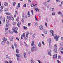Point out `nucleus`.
Segmentation results:
<instances>
[{
    "mask_svg": "<svg viewBox=\"0 0 63 63\" xmlns=\"http://www.w3.org/2000/svg\"><path fill=\"white\" fill-rule=\"evenodd\" d=\"M9 62L10 63H13V62H12V61L11 60L9 61Z\"/></svg>",
    "mask_w": 63,
    "mask_h": 63,
    "instance_id": "56",
    "label": "nucleus"
},
{
    "mask_svg": "<svg viewBox=\"0 0 63 63\" xmlns=\"http://www.w3.org/2000/svg\"><path fill=\"white\" fill-rule=\"evenodd\" d=\"M35 10L37 12H39V8H35Z\"/></svg>",
    "mask_w": 63,
    "mask_h": 63,
    "instance_id": "17",
    "label": "nucleus"
},
{
    "mask_svg": "<svg viewBox=\"0 0 63 63\" xmlns=\"http://www.w3.org/2000/svg\"><path fill=\"white\" fill-rule=\"evenodd\" d=\"M47 41L48 42H49V45L50 46V45H51V38L48 39Z\"/></svg>",
    "mask_w": 63,
    "mask_h": 63,
    "instance_id": "3",
    "label": "nucleus"
},
{
    "mask_svg": "<svg viewBox=\"0 0 63 63\" xmlns=\"http://www.w3.org/2000/svg\"><path fill=\"white\" fill-rule=\"evenodd\" d=\"M14 46H15V47H17V45H16V43H14Z\"/></svg>",
    "mask_w": 63,
    "mask_h": 63,
    "instance_id": "16",
    "label": "nucleus"
},
{
    "mask_svg": "<svg viewBox=\"0 0 63 63\" xmlns=\"http://www.w3.org/2000/svg\"><path fill=\"white\" fill-rule=\"evenodd\" d=\"M43 4H44V5H45V6H47V3H46V2H45V3H43Z\"/></svg>",
    "mask_w": 63,
    "mask_h": 63,
    "instance_id": "32",
    "label": "nucleus"
},
{
    "mask_svg": "<svg viewBox=\"0 0 63 63\" xmlns=\"http://www.w3.org/2000/svg\"><path fill=\"white\" fill-rule=\"evenodd\" d=\"M39 29L40 30H42L43 29V26L41 25L39 26Z\"/></svg>",
    "mask_w": 63,
    "mask_h": 63,
    "instance_id": "8",
    "label": "nucleus"
},
{
    "mask_svg": "<svg viewBox=\"0 0 63 63\" xmlns=\"http://www.w3.org/2000/svg\"><path fill=\"white\" fill-rule=\"evenodd\" d=\"M35 37V34H33V39H34Z\"/></svg>",
    "mask_w": 63,
    "mask_h": 63,
    "instance_id": "36",
    "label": "nucleus"
},
{
    "mask_svg": "<svg viewBox=\"0 0 63 63\" xmlns=\"http://www.w3.org/2000/svg\"><path fill=\"white\" fill-rule=\"evenodd\" d=\"M37 50L36 46L34 45V46L32 47L31 51L32 52H33L34 51H35Z\"/></svg>",
    "mask_w": 63,
    "mask_h": 63,
    "instance_id": "1",
    "label": "nucleus"
},
{
    "mask_svg": "<svg viewBox=\"0 0 63 63\" xmlns=\"http://www.w3.org/2000/svg\"><path fill=\"white\" fill-rule=\"evenodd\" d=\"M23 37L24 38L25 40L27 39V37H25V33H23L22 35H21V39H23Z\"/></svg>",
    "mask_w": 63,
    "mask_h": 63,
    "instance_id": "2",
    "label": "nucleus"
},
{
    "mask_svg": "<svg viewBox=\"0 0 63 63\" xmlns=\"http://www.w3.org/2000/svg\"><path fill=\"white\" fill-rule=\"evenodd\" d=\"M10 19L12 20H14V18L13 17H11Z\"/></svg>",
    "mask_w": 63,
    "mask_h": 63,
    "instance_id": "38",
    "label": "nucleus"
},
{
    "mask_svg": "<svg viewBox=\"0 0 63 63\" xmlns=\"http://www.w3.org/2000/svg\"><path fill=\"white\" fill-rule=\"evenodd\" d=\"M60 46H62L63 45V43L62 42H61L60 44Z\"/></svg>",
    "mask_w": 63,
    "mask_h": 63,
    "instance_id": "30",
    "label": "nucleus"
},
{
    "mask_svg": "<svg viewBox=\"0 0 63 63\" xmlns=\"http://www.w3.org/2000/svg\"><path fill=\"white\" fill-rule=\"evenodd\" d=\"M15 14L16 15H18V13H17V12L16 11L15 12Z\"/></svg>",
    "mask_w": 63,
    "mask_h": 63,
    "instance_id": "42",
    "label": "nucleus"
},
{
    "mask_svg": "<svg viewBox=\"0 0 63 63\" xmlns=\"http://www.w3.org/2000/svg\"><path fill=\"white\" fill-rule=\"evenodd\" d=\"M60 50H63V48L62 47H60L59 49Z\"/></svg>",
    "mask_w": 63,
    "mask_h": 63,
    "instance_id": "31",
    "label": "nucleus"
},
{
    "mask_svg": "<svg viewBox=\"0 0 63 63\" xmlns=\"http://www.w3.org/2000/svg\"><path fill=\"white\" fill-rule=\"evenodd\" d=\"M1 44L2 45H4L5 44V42H4L3 41H2L1 42Z\"/></svg>",
    "mask_w": 63,
    "mask_h": 63,
    "instance_id": "26",
    "label": "nucleus"
},
{
    "mask_svg": "<svg viewBox=\"0 0 63 63\" xmlns=\"http://www.w3.org/2000/svg\"><path fill=\"white\" fill-rule=\"evenodd\" d=\"M63 1H62L61 2V4H60L61 6H62V4H63Z\"/></svg>",
    "mask_w": 63,
    "mask_h": 63,
    "instance_id": "58",
    "label": "nucleus"
},
{
    "mask_svg": "<svg viewBox=\"0 0 63 63\" xmlns=\"http://www.w3.org/2000/svg\"><path fill=\"white\" fill-rule=\"evenodd\" d=\"M12 48L13 49H14V46L13 45L12 46Z\"/></svg>",
    "mask_w": 63,
    "mask_h": 63,
    "instance_id": "55",
    "label": "nucleus"
},
{
    "mask_svg": "<svg viewBox=\"0 0 63 63\" xmlns=\"http://www.w3.org/2000/svg\"><path fill=\"white\" fill-rule=\"evenodd\" d=\"M28 17H30V15L29 14V11H28Z\"/></svg>",
    "mask_w": 63,
    "mask_h": 63,
    "instance_id": "20",
    "label": "nucleus"
},
{
    "mask_svg": "<svg viewBox=\"0 0 63 63\" xmlns=\"http://www.w3.org/2000/svg\"><path fill=\"white\" fill-rule=\"evenodd\" d=\"M60 1V0H56V1L57 2H59Z\"/></svg>",
    "mask_w": 63,
    "mask_h": 63,
    "instance_id": "43",
    "label": "nucleus"
},
{
    "mask_svg": "<svg viewBox=\"0 0 63 63\" xmlns=\"http://www.w3.org/2000/svg\"><path fill=\"white\" fill-rule=\"evenodd\" d=\"M3 8H4V6L2 5L1 7V9H2V10H3Z\"/></svg>",
    "mask_w": 63,
    "mask_h": 63,
    "instance_id": "44",
    "label": "nucleus"
},
{
    "mask_svg": "<svg viewBox=\"0 0 63 63\" xmlns=\"http://www.w3.org/2000/svg\"><path fill=\"white\" fill-rule=\"evenodd\" d=\"M5 30L6 31H7V30H8V28H5Z\"/></svg>",
    "mask_w": 63,
    "mask_h": 63,
    "instance_id": "51",
    "label": "nucleus"
},
{
    "mask_svg": "<svg viewBox=\"0 0 63 63\" xmlns=\"http://www.w3.org/2000/svg\"><path fill=\"white\" fill-rule=\"evenodd\" d=\"M6 15H9L10 16H11V13H8V12H6L5 13Z\"/></svg>",
    "mask_w": 63,
    "mask_h": 63,
    "instance_id": "15",
    "label": "nucleus"
},
{
    "mask_svg": "<svg viewBox=\"0 0 63 63\" xmlns=\"http://www.w3.org/2000/svg\"><path fill=\"white\" fill-rule=\"evenodd\" d=\"M3 40L4 41H6L7 40V38H3Z\"/></svg>",
    "mask_w": 63,
    "mask_h": 63,
    "instance_id": "27",
    "label": "nucleus"
},
{
    "mask_svg": "<svg viewBox=\"0 0 63 63\" xmlns=\"http://www.w3.org/2000/svg\"><path fill=\"white\" fill-rule=\"evenodd\" d=\"M56 57L57 58V54H56V55H53V58H55Z\"/></svg>",
    "mask_w": 63,
    "mask_h": 63,
    "instance_id": "11",
    "label": "nucleus"
},
{
    "mask_svg": "<svg viewBox=\"0 0 63 63\" xmlns=\"http://www.w3.org/2000/svg\"><path fill=\"white\" fill-rule=\"evenodd\" d=\"M4 11L5 12H7V11H8V9H7V8H5Z\"/></svg>",
    "mask_w": 63,
    "mask_h": 63,
    "instance_id": "39",
    "label": "nucleus"
},
{
    "mask_svg": "<svg viewBox=\"0 0 63 63\" xmlns=\"http://www.w3.org/2000/svg\"><path fill=\"white\" fill-rule=\"evenodd\" d=\"M59 38V36H58V37L55 39L56 41H58V38Z\"/></svg>",
    "mask_w": 63,
    "mask_h": 63,
    "instance_id": "37",
    "label": "nucleus"
},
{
    "mask_svg": "<svg viewBox=\"0 0 63 63\" xmlns=\"http://www.w3.org/2000/svg\"><path fill=\"white\" fill-rule=\"evenodd\" d=\"M61 40H63V36L61 37Z\"/></svg>",
    "mask_w": 63,
    "mask_h": 63,
    "instance_id": "64",
    "label": "nucleus"
},
{
    "mask_svg": "<svg viewBox=\"0 0 63 63\" xmlns=\"http://www.w3.org/2000/svg\"><path fill=\"white\" fill-rule=\"evenodd\" d=\"M51 50H50L49 52H48V54L50 56H52V55H51Z\"/></svg>",
    "mask_w": 63,
    "mask_h": 63,
    "instance_id": "9",
    "label": "nucleus"
},
{
    "mask_svg": "<svg viewBox=\"0 0 63 63\" xmlns=\"http://www.w3.org/2000/svg\"><path fill=\"white\" fill-rule=\"evenodd\" d=\"M54 51L56 53L57 52V49H55L54 50Z\"/></svg>",
    "mask_w": 63,
    "mask_h": 63,
    "instance_id": "33",
    "label": "nucleus"
},
{
    "mask_svg": "<svg viewBox=\"0 0 63 63\" xmlns=\"http://www.w3.org/2000/svg\"><path fill=\"white\" fill-rule=\"evenodd\" d=\"M16 5V2H13V5L14 6Z\"/></svg>",
    "mask_w": 63,
    "mask_h": 63,
    "instance_id": "34",
    "label": "nucleus"
},
{
    "mask_svg": "<svg viewBox=\"0 0 63 63\" xmlns=\"http://www.w3.org/2000/svg\"><path fill=\"white\" fill-rule=\"evenodd\" d=\"M11 17H10L9 16H7V19H11Z\"/></svg>",
    "mask_w": 63,
    "mask_h": 63,
    "instance_id": "24",
    "label": "nucleus"
},
{
    "mask_svg": "<svg viewBox=\"0 0 63 63\" xmlns=\"http://www.w3.org/2000/svg\"><path fill=\"white\" fill-rule=\"evenodd\" d=\"M54 47H55V48H56V47H57V45H55L54 46Z\"/></svg>",
    "mask_w": 63,
    "mask_h": 63,
    "instance_id": "53",
    "label": "nucleus"
},
{
    "mask_svg": "<svg viewBox=\"0 0 63 63\" xmlns=\"http://www.w3.org/2000/svg\"><path fill=\"white\" fill-rule=\"evenodd\" d=\"M2 11H3V10L2 9H0V13H1L2 12Z\"/></svg>",
    "mask_w": 63,
    "mask_h": 63,
    "instance_id": "41",
    "label": "nucleus"
},
{
    "mask_svg": "<svg viewBox=\"0 0 63 63\" xmlns=\"http://www.w3.org/2000/svg\"><path fill=\"white\" fill-rule=\"evenodd\" d=\"M38 46L39 47H41V42H39Z\"/></svg>",
    "mask_w": 63,
    "mask_h": 63,
    "instance_id": "21",
    "label": "nucleus"
},
{
    "mask_svg": "<svg viewBox=\"0 0 63 63\" xmlns=\"http://www.w3.org/2000/svg\"><path fill=\"white\" fill-rule=\"evenodd\" d=\"M24 43L26 46V47H27V44H26V43H25V42Z\"/></svg>",
    "mask_w": 63,
    "mask_h": 63,
    "instance_id": "52",
    "label": "nucleus"
},
{
    "mask_svg": "<svg viewBox=\"0 0 63 63\" xmlns=\"http://www.w3.org/2000/svg\"><path fill=\"white\" fill-rule=\"evenodd\" d=\"M13 24L14 25H16V22H14L13 23Z\"/></svg>",
    "mask_w": 63,
    "mask_h": 63,
    "instance_id": "49",
    "label": "nucleus"
},
{
    "mask_svg": "<svg viewBox=\"0 0 63 63\" xmlns=\"http://www.w3.org/2000/svg\"><path fill=\"white\" fill-rule=\"evenodd\" d=\"M35 20H36L37 21H39L37 19V16H36L35 17Z\"/></svg>",
    "mask_w": 63,
    "mask_h": 63,
    "instance_id": "29",
    "label": "nucleus"
},
{
    "mask_svg": "<svg viewBox=\"0 0 63 63\" xmlns=\"http://www.w3.org/2000/svg\"><path fill=\"white\" fill-rule=\"evenodd\" d=\"M7 44H9V41H7Z\"/></svg>",
    "mask_w": 63,
    "mask_h": 63,
    "instance_id": "60",
    "label": "nucleus"
},
{
    "mask_svg": "<svg viewBox=\"0 0 63 63\" xmlns=\"http://www.w3.org/2000/svg\"><path fill=\"white\" fill-rule=\"evenodd\" d=\"M18 30V29L17 27L15 28L14 29H13L12 30H14V31H17Z\"/></svg>",
    "mask_w": 63,
    "mask_h": 63,
    "instance_id": "7",
    "label": "nucleus"
},
{
    "mask_svg": "<svg viewBox=\"0 0 63 63\" xmlns=\"http://www.w3.org/2000/svg\"><path fill=\"white\" fill-rule=\"evenodd\" d=\"M4 5L5 6H7L8 5V3L6 2L4 3Z\"/></svg>",
    "mask_w": 63,
    "mask_h": 63,
    "instance_id": "22",
    "label": "nucleus"
},
{
    "mask_svg": "<svg viewBox=\"0 0 63 63\" xmlns=\"http://www.w3.org/2000/svg\"><path fill=\"white\" fill-rule=\"evenodd\" d=\"M16 56H17V58H18V57H20V55L19 54H16Z\"/></svg>",
    "mask_w": 63,
    "mask_h": 63,
    "instance_id": "13",
    "label": "nucleus"
},
{
    "mask_svg": "<svg viewBox=\"0 0 63 63\" xmlns=\"http://www.w3.org/2000/svg\"><path fill=\"white\" fill-rule=\"evenodd\" d=\"M52 15H55V13H54V12L52 13Z\"/></svg>",
    "mask_w": 63,
    "mask_h": 63,
    "instance_id": "62",
    "label": "nucleus"
},
{
    "mask_svg": "<svg viewBox=\"0 0 63 63\" xmlns=\"http://www.w3.org/2000/svg\"><path fill=\"white\" fill-rule=\"evenodd\" d=\"M37 61H38V62H39V63H42L41 62V61H40L39 60H37Z\"/></svg>",
    "mask_w": 63,
    "mask_h": 63,
    "instance_id": "63",
    "label": "nucleus"
},
{
    "mask_svg": "<svg viewBox=\"0 0 63 63\" xmlns=\"http://www.w3.org/2000/svg\"><path fill=\"white\" fill-rule=\"evenodd\" d=\"M50 33H54V32L53 31V30H50Z\"/></svg>",
    "mask_w": 63,
    "mask_h": 63,
    "instance_id": "35",
    "label": "nucleus"
},
{
    "mask_svg": "<svg viewBox=\"0 0 63 63\" xmlns=\"http://www.w3.org/2000/svg\"><path fill=\"white\" fill-rule=\"evenodd\" d=\"M57 61L58 63H61V62L58 60Z\"/></svg>",
    "mask_w": 63,
    "mask_h": 63,
    "instance_id": "47",
    "label": "nucleus"
},
{
    "mask_svg": "<svg viewBox=\"0 0 63 63\" xmlns=\"http://www.w3.org/2000/svg\"><path fill=\"white\" fill-rule=\"evenodd\" d=\"M31 7H33V6H34V4H32L31 5Z\"/></svg>",
    "mask_w": 63,
    "mask_h": 63,
    "instance_id": "59",
    "label": "nucleus"
},
{
    "mask_svg": "<svg viewBox=\"0 0 63 63\" xmlns=\"http://www.w3.org/2000/svg\"><path fill=\"white\" fill-rule=\"evenodd\" d=\"M35 25H38V23H35Z\"/></svg>",
    "mask_w": 63,
    "mask_h": 63,
    "instance_id": "61",
    "label": "nucleus"
},
{
    "mask_svg": "<svg viewBox=\"0 0 63 63\" xmlns=\"http://www.w3.org/2000/svg\"><path fill=\"white\" fill-rule=\"evenodd\" d=\"M16 53H19V51L17 49L16 50Z\"/></svg>",
    "mask_w": 63,
    "mask_h": 63,
    "instance_id": "18",
    "label": "nucleus"
},
{
    "mask_svg": "<svg viewBox=\"0 0 63 63\" xmlns=\"http://www.w3.org/2000/svg\"><path fill=\"white\" fill-rule=\"evenodd\" d=\"M58 36H57V35H56V36H54V38L55 39H56V38H58Z\"/></svg>",
    "mask_w": 63,
    "mask_h": 63,
    "instance_id": "25",
    "label": "nucleus"
},
{
    "mask_svg": "<svg viewBox=\"0 0 63 63\" xmlns=\"http://www.w3.org/2000/svg\"><path fill=\"white\" fill-rule=\"evenodd\" d=\"M13 33H17L18 32L17 31H13Z\"/></svg>",
    "mask_w": 63,
    "mask_h": 63,
    "instance_id": "14",
    "label": "nucleus"
},
{
    "mask_svg": "<svg viewBox=\"0 0 63 63\" xmlns=\"http://www.w3.org/2000/svg\"><path fill=\"white\" fill-rule=\"evenodd\" d=\"M28 26H30V23H28Z\"/></svg>",
    "mask_w": 63,
    "mask_h": 63,
    "instance_id": "57",
    "label": "nucleus"
},
{
    "mask_svg": "<svg viewBox=\"0 0 63 63\" xmlns=\"http://www.w3.org/2000/svg\"><path fill=\"white\" fill-rule=\"evenodd\" d=\"M9 32L10 33V34H12V33H13V32H11V31L9 30Z\"/></svg>",
    "mask_w": 63,
    "mask_h": 63,
    "instance_id": "50",
    "label": "nucleus"
},
{
    "mask_svg": "<svg viewBox=\"0 0 63 63\" xmlns=\"http://www.w3.org/2000/svg\"><path fill=\"white\" fill-rule=\"evenodd\" d=\"M6 58L7 59H11L10 57V56L8 55H6Z\"/></svg>",
    "mask_w": 63,
    "mask_h": 63,
    "instance_id": "5",
    "label": "nucleus"
},
{
    "mask_svg": "<svg viewBox=\"0 0 63 63\" xmlns=\"http://www.w3.org/2000/svg\"><path fill=\"white\" fill-rule=\"evenodd\" d=\"M23 54L24 58H26V53H24Z\"/></svg>",
    "mask_w": 63,
    "mask_h": 63,
    "instance_id": "10",
    "label": "nucleus"
},
{
    "mask_svg": "<svg viewBox=\"0 0 63 63\" xmlns=\"http://www.w3.org/2000/svg\"><path fill=\"white\" fill-rule=\"evenodd\" d=\"M10 40V41H13V38H11Z\"/></svg>",
    "mask_w": 63,
    "mask_h": 63,
    "instance_id": "45",
    "label": "nucleus"
},
{
    "mask_svg": "<svg viewBox=\"0 0 63 63\" xmlns=\"http://www.w3.org/2000/svg\"><path fill=\"white\" fill-rule=\"evenodd\" d=\"M32 13V15H33L34 14V11L32 10L31 11Z\"/></svg>",
    "mask_w": 63,
    "mask_h": 63,
    "instance_id": "46",
    "label": "nucleus"
},
{
    "mask_svg": "<svg viewBox=\"0 0 63 63\" xmlns=\"http://www.w3.org/2000/svg\"><path fill=\"white\" fill-rule=\"evenodd\" d=\"M21 24V23H20V22H19L18 23V24H17V25L18 26V27H20V26H19V25H20Z\"/></svg>",
    "mask_w": 63,
    "mask_h": 63,
    "instance_id": "12",
    "label": "nucleus"
},
{
    "mask_svg": "<svg viewBox=\"0 0 63 63\" xmlns=\"http://www.w3.org/2000/svg\"><path fill=\"white\" fill-rule=\"evenodd\" d=\"M20 3H18L17 6L16 7V8L17 9H18V8H20Z\"/></svg>",
    "mask_w": 63,
    "mask_h": 63,
    "instance_id": "4",
    "label": "nucleus"
},
{
    "mask_svg": "<svg viewBox=\"0 0 63 63\" xmlns=\"http://www.w3.org/2000/svg\"><path fill=\"white\" fill-rule=\"evenodd\" d=\"M44 33L45 34H47V31L46 30H44Z\"/></svg>",
    "mask_w": 63,
    "mask_h": 63,
    "instance_id": "6",
    "label": "nucleus"
},
{
    "mask_svg": "<svg viewBox=\"0 0 63 63\" xmlns=\"http://www.w3.org/2000/svg\"><path fill=\"white\" fill-rule=\"evenodd\" d=\"M57 14H60L61 15V14L62 13H61V11H59L57 12Z\"/></svg>",
    "mask_w": 63,
    "mask_h": 63,
    "instance_id": "28",
    "label": "nucleus"
},
{
    "mask_svg": "<svg viewBox=\"0 0 63 63\" xmlns=\"http://www.w3.org/2000/svg\"><path fill=\"white\" fill-rule=\"evenodd\" d=\"M23 28L24 29H27V27H26L25 26H23Z\"/></svg>",
    "mask_w": 63,
    "mask_h": 63,
    "instance_id": "40",
    "label": "nucleus"
},
{
    "mask_svg": "<svg viewBox=\"0 0 63 63\" xmlns=\"http://www.w3.org/2000/svg\"><path fill=\"white\" fill-rule=\"evenodd\" d=\"M31 63H34V61H33V60H31Z\"/></svg>",
    "mask_w": 63,
    "mask_h": 63,
    "instance_id": "54",
    "label": "nucleus"
},
{
    "mask_svg": "<svg viewBox=\"0 0 63 63\" xmlns=\"http://www.w3.org/2000/svg\"><path fill=\"white\" fill-rule=\"evenodd\" d=\"M34 41H32V46H34Z\"/></svg>",
    "mask_w": 63,
    "mask_h": 63,
    "instance_id": "23",
    "label": "nucleus"
},
{
    "mask_svg": "<svg viewBox=\"0 0 63 63\" xmlns=\"http://www.w3.org/2000/svg\"><path fill=\"white\" fill-rule=\"evenodd\" d=\"M26 37H28V34H29V32H26Z\"/></svg>",
    "mask_w": 63,
    "mask_h": 63,
    "instance_id": "19",
    "label": "nucleus"
},
{
    "mask_svg": "<svg viewBox=\"0 0 63 63\" xmlns=\"http://www.w3.org/2000/svg\"><path fill=\"white\" fill-rule=\"evenodd\" d=\"M58 58V59H61V57L59 56Z\"/></svg>",
    "mask_w": 63,
    "mask_h": 63,
    "instance_id": "48",
    "label": "nucleus"
}]
</instances>
